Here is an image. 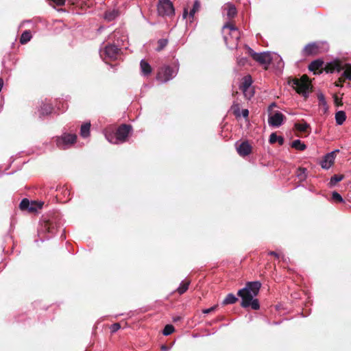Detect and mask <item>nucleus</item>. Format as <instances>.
<instances>
[{
	"label": "nucleus",
	"instance_id": "nucleus-8",
	"mask_svg": "<svg viewBox=\"0 0 351 351\" xmlns=\"http://www.w3.org/2000/svg\"><path fill=\"white\" fill-rule=\"evenodd\" d=\"M77 138L75 134L64 132L56 138V145L61 149H66L75 143Z\"/></svg>",
	"mask_w": 351,
	"mask_h": 351
},
{
	"label": "nucleus",
	"instance_id": "nucleus-4",
	"mask_svg": "<svg viewBox=\"0 0 351 351\" xmlns=\"http://www.w3.org/2000/svg\"><path fill=\"white\" fill-rule=\"evenodd\" d=\"M254 56V60L265 66V69L271 64V62H276V67L278 69H282L284 67V62L282 58L278 54H271L269 51H264L258 53H253Z\"/></svg>",
	"mask_w": 351,
	"mask_h": 351
},
{
	"label": "nucleus",
	"instance_id": "nucleus-27",
	"mask_svg": "<svg viewBox=\"0 0 351 351\" xmlns=\"http://www.w3.org/2000/svg\"><path fill=\"white\" fill-rule=\"evenodd\" d=\"M118 16V11L115 10H109L106 12L104 19L108 21H112Z\"/></svg>",
	"mask_w": 351,
	"mask_h": 351
},
{
	"label": "nucleus",
	"instance_id": "nucleus-18",
	"mask_svg": "<svg viewBox=\"0 0 351 351\" xmlns=\"http://www.w3.org/2000/svg\"><path fill=\"white\" fill-rule=\"evenodd\" d=\"M141 71L143 75L147 76L152 73V67L149 64L144 60L140 63Z\"/></svg>",
	"mask_w": 351,
	"mask_h": 351
},
{
	"label": "nucleus",
	"instance_id": "nucleus-3",
	"mask_svg": "<svg viewBox=\"0 0 351 351\" xmlns=\"http://www.w3.org/2000/svg\"><path fill=\"white\" fill-rule=\"evenodd\" d=\"M132 128L130 125L122 124L117 130L115 133H110L107 131L104 132L106 140L110 143L119 144L126 141Z\"/></svg>",
	"mask_w": 351,
	"mask_h": 351
},
{
	"label": "nucleus",
	"instance_id": "nucleus-10",
	"mask_svg": "<svg viewBox=\"0 0 351 351\" xmlns=\"http://www.w3.org/2000/svg\"><path fill=\"white\" fill-rule=\"evenodd\" d=\"M158 12L160 16H171L174 14V8L169 0H160L158 4Z\"/></svg>",
	"mask_w": 351,
	"mask_h": 351
},
{
	"label": "nucleus",
	"instance_id": "nucleus-25",
	"mask_svg": "<svg viewBox=\"0 0 351 351\" xmlns=\"http://www.w3.org/2000/svg\"><path fill=\"white\" fill-rule=\"evenodd\" d=\"M32 37V34H31L30 31L25 30V32H23V34H21V36L20 38L21 44L24 45V44L27 43L31 40Z\"/></svg>",
	"mask_w": 351,
	"mask_h": 351
},
{
	"label": "nucleus",
	"instance_id": "nucleus-19",
	"mask_svg": "<svg viewBox=\"0 0 351 351\" xmlns=\"http://www.w3.org/2000/svg\"><path fill=\"white\" fill-rule=\"evenodd\" d=\"M335 121L338 125H341L346 119V112L343 110H339L335 113Z\"/></svg>",
	"mask_w": 351,
	"mask_h": 351
},
{
	"label": "nucleus",
	"instance_id": "nucleus-49",
	"mask_svg": "<svg viewBox=\"0 0 351 351\" xmlns=\"http://www.w3.org/2000/svg\"><path fill=\"white\" fill-rule=\"evenodd\" d=\"M341 83H342V82H340L339 81V82H337V83H336V84H335V86H338V87H339H339H342V85L341 84Z\"/></svg>",
	"mask_w": 351,
	"mask_h": 351
},
{
	"label": "nucleus",
	"instance_id": "nucleus-50",
	"mask_svg": "<svg viewBox=\"0 0 351 351\" xmlns=\"http://www.w3.org/2000/svg\"><path fill=\"white\" fill-rule=\"evenodd\" d=\"M162 350H165V351H167V348L166 346H163L162 347Z\"/></svg>",
	"mask_w": 351,
	"mask_h": 351
},
{
	"label": "nucleus",
	"instance_id": "nucleus-48",
	"mask_svg": "<svg viewBox=\"0 0 351 351\" xmlns=\"http://www.w3.org/2000/svg\"><path fill=\"white\" fill-rule=\"evenodd\" d=\"M189 15V12H188V10L186 8H184L183 12V18H186L187 15Z\"/></svg>",
	"mask_w": 351,
	"mask_h": 351
},
{
	"label": "nucleus",
	"instance_id": "nucleus-16",
	"mask_svg": "<svg viewBox=\"0 0 351 351\" xmlns=\"http://www.w3.org/2000/svg\"><path fill=\"white\" fill-rule=\"evenodd\" d=\"M57 226L52 221H44L40 226V231H45L51 235L56 232Z\"/></svg>",
	"mask_w": 351,
	"mask_h": 351
},
{
	"label": "nucleus",
	"instance_id": "nucleus-7",
	"mask_svg": "<svg viewBox=\"0 0 351 351\" xmlns=\"http://www.w3.org/2000/svg\"><path fill=\"white\" fill-rule=\"evenodd\" d=\"M331 69L332 72H341V76L339 78L340 82H343L345 80L351 81V64L342 63L337 61L333 62Z\"/></svg>",
	"mask_w": 351,
	"mask_h": 351
},
{
	"label": "nucleus",
	"instance_id": "nucleus-23",
	"mask_svg": "<svg viewBox=\"0 0 351 351\" xmlns=\"http://www.w3.org/2000/svg\"><path fill=\"white\" fill-rule=\"evenodd\" d=\"M238 298L232 293H228L222 302L223 305L234 304Z\"/></svg>",
	"mask_w": 351,
	"mask_h": 351
},
{
	"label": "nucleus",
	"instance_id": "nucleus-41",
	"mask_svg": "<svg viewBox=\"0 0 351 351\" xmlns=\"http://www.w3.org/2000/svg\"><path fill=\"white\" fill-rule=\"evenodd\" d=\"M247 59L246 58H237V64L239 66H244L247 64Z\"/></svg>",
	"mask_w": 351,
	"mask_h": 351
},
{
	"label": "nucleus",
	"instance_id": "nucleus-26",
	"mask_svg": "<svg viewBox=\"0 0 351 351\" xmlns=\"http://www.w3.org/2000/svg\"><path fill=\"white\" fill-rule=\"evenodd\" d=\"M237 13V8L233 4L229 3L227 5V16L229 19L234 18Z\"/></svg>",
	"mask_w": 351,
	"mask_h": 351
},
{
	"label": "nucleus",
	"instance_id": "nucleus-42",
	"mask_svg": "<svg viewBox=\"0 0 351 351\" xmlns=\"http://www.w3.org/2000/svg\"><path fill=\"white\" fill-rule=\"evenodd\" d=\"M246 49L247 51L248 54L250 56H252V58L254 60V56L253 55V53H257L255 52L252 48L247 47V46H246Z\"/></svg>",
	"mask_w": 351,
	"mask_h": 351
},
{
	"label": "nucleus",
	"instance_id": "nucleus-37",
	"mask_svg": "<svg viewBox=\"0 0 351 351\" xmlns=\"http://www.w3.org/2000/svg\"><path fill=\"white\" fill-rule=\"evenodd\" d=\"M332 198L335 201H337V202H343V199L340 195V194L339 193H337V191H333L332 192Z\"/></svg>",
	"mask_w": 351,
	"mask_h": 351
},
{
	"label": "nucleus",
	"instance_id": "nucleus-28",
	"mask_svg": "<svg viewBox=\"0 0 351 351\" xmlns=\"http://www.w3.org/2000/svg\"><path fill=\"white\" fill-rule=\"evenodd\" d=\"M323 62L320 60H316L311 62L308 66L310 71H316L322 66Z\"/></svg>",
	"mask_w": 351,
	"mask_h": 351
},
{
	"label": "nucleus",
	"instance_id": "nucleus-52",
	"mask_svg": "<svg viewBox=\"0 0 351 351\" xmlns=\"http://www.w3.org/2000/svg\"><path fill=\"white\" fill-rule=\"evenodd\" d=\"M179 319H180V318H179V317H178V318H176V319H174V321H177V320H179Z\"/></svg>",
	"mask_w": 351,
	"mask_h": 351
},
{
	"label": "nucleus",
	"instance_id": "nucleus-38",
	"mask_svg": "<svg viewBox=\"0 0 351 351\" xmlns=\"http://www.w3.org/2000/svg\"><path fill=\"white\" fill-rule=\"evenodd\" d=\"M279 136H278L276 133H272L269 136V143L271 144L276 143Z\"/></svg>",
	"mask_w": 351,
	"mask_h": 351
},
{
	"label": "nucleus",
	"instance_id": "nucleus-13",
	"mask_svg": "<svg viewBox=\"0 0 351 351\" xmlns=\"http://www.w3.org/2000/svg\"><path fill=\"white\" fill-rule=\"evenodd\" d=\"M339 152L338 149L336 151L328 153L321 162V166L323 169H328L334 162L335 160V153Z\"/></svg>",
	"mask_w": 351,
	"mask_h": 351
},
{
	"label": "nucleus",
	"instance_id": "nucleus-24",
	"mask_svg": "<svg viewBox=\"0 0 351 351\" xmlns=\"http://www.w3.org/2000/svg\"><path fill=\"white\" fill-rule=\"evenodd\" d=\"M190 280H184L180 284V286L177 289V291L180 295L184 293L187 289H189V286L190 285Z\"/></svg>",
	"mask_w": 351,
	"mask_h": 351
},
{
	"label": "nucleus",
	"instance_id": "nucleus-2",
	"mask_svg": "<svg viewBox=\"0 0 351 351\" xmlns=\"http://www.w3.org/2000/svg\"><path fill=\"white\" fill-rule=\"evenodd\" d=\"M222 34L226 46L230 49H237L241 36L239 29L232 23L228 22L222 27Z\"/></svg>",
	"mask_w": 351,
	"mask_h": 351
},
{
	"label": "nucleus",
	"instance_id": "nucleus-22",
	"mask_svg": "<svg viewBox=\"0 0 351 351\" xmlns=\"http://www.w3.org/2000/svg\"><path fill=\"white\" fill-rule=\"evenodd\" d=\"M90 123H86L81 126L80 135L83 138H86L90 134Z\"/></svg>",
	"mask_w": 351,
	"mask_h": 351
},
{
	"label": "nucleus",
	"instance_id": "nucleus-44",
	"mask_svg": "<svg viewBox=\"0 0 351 351\" xmlns=\"http://www.w3.org/2000/svg\"><path fill=\"white\" fill-rule=\"evenodd\" d=\"M50 1L53 2L58 5H63L65 3V0H49Z\"/></svg>",
	"mask_w": 351,
	"mask_h": 351
},
{
	"label": "nucleus",
	"instance_id": "nucleus-11",
	"mask_svg": "<svg viewBox=\"0 0 351 351\" xmlns=\"http://www.w3.org/2000/svg\"><path fill=\"white\" fill-rule=\"evenodd\" d=\"M44 204L43 202H29L27 199H23L19 205L21 210H29L30 212L36 211L38 209H40Z\"/></svg>",
	"mask_w": 351,
	"mask_h": 351
},
{
	"label": "nucleus",
	"instance_id": "nucleus-32",
	"mask_svg": "<svg viewBox=\"0 0 351 351\" xmlns=\"http://www.w3.org/2000/svg\"><path fill=\"white\" fill-rule=\"evenodd\" d=\"M343 179L342 175H334L331 177L329 184L330 187L334 186L337 182L341 181Z\"/></svg>",
	"mask_w": 351,
	"mask_h": 351
},
{
	"label": "nucleus",
	"instance_id": "nucleus-35",
	"mask_svg": "<svg viewBox=\"0 0 351 351\" xmlns=\"http://www.w3.org/2000/svg\"><path fill=\"white\" fill-rule=\"evenodd\" d=\"M167 43H168V41L167 39H160L158 41V47H157L156 50L161 51L167 46Z\"/></svg>",
	"mask_w": 351,
	"mask_h": 351
},
{
	"label": "nucleus",
	"instance_id": "nucleus-43",
	"mask_svg": "<svg viewBox=\"0 0 351 351\" xmlns=\"http://www.w3.org/2000/svg\"><path fill=\"white\" fill-rule=\"evenodd\" d=\"M216 308H217L216 306H212L210 308L204 309V310H203V313H205V314L210 313L214 311L216 309Z\"/></svg>",
	"mask_w": 351,
	"mask_h": 351
},
{
	"label": "nucleus",
	"instance_id": "nucleus-30",
	"mask_svg": "<svg viewBox=\"0 0 351 351\" xmlns=\"http://www.w3.org/2000/svg\"><path fill=\"white\" fill-rule=\"evenodd\" d=\"M295 128L300 132H306L307 130L310 128V125L306 122L296 123L295 124Z\"/></svg>",
	"mask_w": 351,
	"mask_h": 351
},
{
	"label": "nucleus",
	"instance_id": "nucleus-47",
	"mask_svg": "<svg viewBox=\"0 0 351 351\" xmlns=\"http://www.w3.org/2000/svg\"><path fill=\"white\" fill-rule=\"evenodd\" d=\"M277 142L279 143V145H282L284 143V138L280 136L277 140Z\"/></svg>",
	"mask_w": 351,
	"mask_h": 351
},
{
	"label": "nucleus",
	"instance_id": "nucleus-36",
	"mask_svg": "<svg viewBox=\"0 0 351 351\" xmlns=\"http://www.w3.org/2000/svg\"><path fill=\"white\" fill-rule=\"evenodd\" d=\"M242 91L245 97L247 99H250L254 95V91L252 90V89L251 88H249L247 89H244Z\"/></svg>",
	"mask_w": 351,
	"mask_h": 351
},
{
	"label": "nucleus",
	"instance_id": "nucleus-31",
	"mask_svg": "<svg viewBox=\"0 0 351 351\" xmlns=\"http://www.w3.org/2000/svg\"><path fill=\"white\" fill-rule=\"evenodd\" d=\"M200 9V3L198 0L194 1L192 9L189 11V16L193 18L195 14Z\"/></svg>",
	"mask_w": 351,
	"mask_h": 351
},
{
	"label": "nucleus",
	"instance_id": "nucleus-14",
	"mask_svg": "<svg viewBox=\"0 0 351 351\" xmlns=\"http://www.w3.org/2000/svg\"><path fill=\"white\" fill-rule=\"evenodd\" d=\"M237 151L241 156L245 157L252 152V146L247 141H243L237 147Z\"/></svg>",
	"mask_w": 351,
	"mask_h": 351
},
{
	"label": "nucleus",
	"instance_id": "nucleus-21",
	"mask_svg": "<svg viewBox=\"0 0 351 351\" xmlns=\"http://www.w3.org/2000/svg\"><path fill=\"white\" fill-rule=\"evenodd\" d=\"M252 84V79L250 75H245L243 78V81L241 85V90H243L244 89H247L249 88H251Z\"/></svg>",
	"mask_w": 351,
	"mask_h": 351
},
{
	"label": "nucleus",
	"instance_id": "nucleus-5",
	"mask_svg": "<svg viewBox=\"0 0 351 351\" xmlns=\"http://www.w3.org/2000/svg\"><path fill=\"white\" fill-rule=\"evenodd\" d=\"M291 84L298 93L302 95L304 97H307L308 96V90L311 84L306 75H303L299 79L292 80Z\"/></svg>",
	"mask_w": 351,
	"mask_h": 351
},
{
	"label": "nucleus",
	"instance_id": "nucleus-12",
	"mask_svg": "<svg viewBox=\"0 0 351 351\" xmlns=\"http://www.w3.org/2000/svg\"><path fill=\"white\" fill-rule=\"evenodd\" d=\"M284 118L285 116L282 114V113L276 112L274 114L269 117L268 123L269 125L278 128L282 124Z\"/></svg>",
	"mask_w": 351,
	"mask_h": 351
},
{
	"label": "nucleus",
	"instance_id": "nucleus-33",
	"mask_svg": "<svg viewBox=\"0 0 351 351\" xmlns=\"http://www.w3.org/2000/svg\"><path fill=\"white\" fill-rule=\"evenodd\" d=\"M317 98L319 100V106H323L325 109V111H326L328 110V105L324 95L322 93H319L317 95Z\"/></svg>",
	"mask_w": 351,
	"mask_h": 351
},
{
	"label": "nucleus",
	"instance_id": "nucleus-29",
	"mask_svg": "<svg viewBox=\"0 0 351 351\" xmlns=\"http://www.w3.org/2000/svg\"><path fill=\"white\" fill-rule=\"evenodd\" d=\"M292 147L295 148L298 150H304L306 148V146L304 143H303L300 140L297 139L292 142L291 145Z\"/></svg>",
	"mask_w": 351,
	"mask_h": 351
},
{
	"label": "nucleus",
	"instance_id": "nucleus-1",
	"mask_svg": "<svg viewBox=\"0 0 351 351\" xmlns=\"http://www.w3.org/2000/svg\"><path fill=\"white\" fill-rule=\"evenodd\" d=\"M261 287V284L258 281L248 282L244 288L239 290L237 295L241 298V306L243 308L259 309V302L254 298L258 295Z\"/></svg>",
	"mask_w": 351,
	"mask_h": 351
},
{
	"label": "nucleus",
	"instance_id": "nucleus-40",
	"mask_svg": "<svg viewBox=\"0 0 351 351\" xmlns=\"http://www.w3.org/2000/svg\"><path fill=\"white\" fill-rule=\"evenodd\" d=\"M120 328H121V326H120L119 323H114V324L111 325L110 330H111L112 332H115L118 330H119Z\"/></svg>",
	"mask_w": 351,
	"mask_h": 351
},
{
	"label": "nucleus",
	"instance_id": "nucleus-17",
	"mask_svg": "<svg viewBox=\"0 0 351 351\" xmlns=\"http://www.w3.org/2000/svg\"><path fill=\"white\" fill-rule=\"evenodd\" d=\"M52 109V105L50 103L47 102V100H45V102L42 101V104L40 105V108L38 110L40 116L43 117L49 114L51 112Z\"/></svg>",
	"mask_w": 351,
	"mask_h": 351
},
{
	"label": "nucleus",
	"instance_id": "nucleus-6",
	"mask_svg": "<svg viewBox=\"0 0 351 351\" xmlns=\"http://www.w3.org/2000/svg\"><path fill=\"white\" fill-rule=\"evenodd\" d=\"M178 71V67H171L169 65L161 66L158 72L156 79L161 83H166L176 77Z\"/></svg>",
	"mask_w": 351,
	"mask_h": 351
},
{
	"label": "nucleus",
	"instance_id": "nucleus-45",
	"mask_svg": "<svg viewBox=\"0 0 351 351\" xmlns=\"http://www.w3.org/2000/svg\"><path fill=\"white\" fill-rule=\"evenodd\" d=\"M241 114L244 118H247L249 115V111L247 109H243L241 112Z\"/></svg>",
	"mask_w": 351,
	"mask_h": 351
},
{
	"label": "nucleus",
	"instance_id": "nucleus-15",
	"mask_svg": "<svg viewBox=\"0 0 351 351\" xmlns=\"http://www.w3.org/2000/svg\"><path fill=\"white\" fill-rule=\"evenodd\" d=\"M319 53L318 45L315 43H309L302 50L303 56L316 55Z\"/></svg>",
	"mask_w": 351,
	"mask_h": 351
},
{
	"label": "nucleus",
	"instance_id": "nucleus-51",
	"mask_svg": "<svg viewBox=\"0 0 351 351\" xmlns=\"http://www.w3.org/2000/svg\"><path fill=\"white\" fill-rule=\"evenodd\" d=\"M118 32H114V34H113V37L115 38L117 35Z\"/></svg>",
	"mask_w": 351,
	"mask_h": 351
},
{
	"label": "nucleus",
	"instance_id": "nucleus-34",
	"mask_svg": "<svg viewBox=\"0 0 351 351\" xmlns=\"http://www.w3.org/2000/svg\"><path fill=\"white\" fill-rule=\"evenodd\" d=\"M173 331H174V327L171 324H167L165 326V328L162 330V334L165 336H168V335H171V333H173Z\"/></svg>",
	"mask_w": 351,
	"mask_h": 351
},
{
	"label": "nucleus",
	"instance_id": "nucleus-20",
	"mask_svg": "<svg viewBox=\"0 0 351 351\" xmlns=\"http://www.w3.org/2000/svg\"><path fill=\"white\" fill-rule=\"evenodd\" d=\"M300 182L304 181L307 178V169L304 167H299L295 173Z\"/></svg>",
	"mask_w": 351,
	"mask_h": 351
},
{
	"label": "nucleus",
	"instance_id": "nucleus-46",
	"mask_svg": "<svg viewBox=\"0 0 351 351\" xmlns=\"http://www.w3.org/2000/svg\"><path fill=\"white\" fill-rule=\"evenodd\" d=\"M334 100H335V103L336 105H337V106L341 105V99L338 98L337 96L335 97Z\"/></svg>",
	"mask_w": 351,
	"mask_h": 351
},
{
	"label": "nucleus",
	"instance_id": "nucleus-39",
	"mask_svg": "<svg viewBox=\"0 0 351 351\" xmlns=\"http://www.w3.org/2000/svg\"><path fill=\"white\" fill-rule=\"evenodd\" d=\"M269 255H271V256H274L276 258H280V257L282 258V259L285 261H286V258H285V256L284 255H282V256H280V254L276 252H274V251H270L268 253Z\"/></svg>",
	"mask_w": 351,
	"mask_h": 351
},
{
	"label": "nucleus",
	"instance_id": "nucleus-9",
	"mask_svg": "<svg viewBox=\"0 0 351 351\" xmlns=\"http://www.w3.org/2000/svg\"><path fill=\"white\" fill-rule=\"evenodd\" d=\"M120 49L119 48V43L108 44L104 46L103 49H100V56L104 59L116 60L119 56Z\"/></svg>",
	"mask_w": 351,
	"mask_h": 351
}]
</instances>
